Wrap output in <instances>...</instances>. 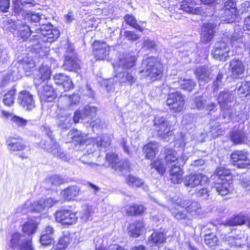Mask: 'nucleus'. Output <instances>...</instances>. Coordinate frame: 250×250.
Returning a JSON list of instances; mask_svg holds the SVG:
<instances>
[{
    "mask_svg": "<svg viewBox=\"0 0 250 250\" xmlns=\"http://www.w3.org/2000/svg\"><path fill=\"white\" fill-rule=\"evenodd\" d=\"M242 35L233 31L226 32L222 37V41L215 43L214 48L211 51V55L218 61H225L229 57L230 50L229 44L236 47H240L243 44Z\"/></svg>",
    "mask_w": 250,
    "mask_h": 250,
    "instance_id": "f257e3e1",
    "label": "nucleus"
},
{
    "mask_svg": "<svg viewBox=\"0 0 250 250\" xmlns=\"http://www.w3.org/2000/svg\"><path fill=\"white\" fill-rule=\"evenodd\" d=\"M67 137L70 139L71 142L75 145L80 144L83 146L84 144L86 145V149L88 155L92 153L95 150L94 144L96 145L97 147L106 148L110 145V138L107 136H104L103 137L98 136L92 139V144H87L88 140H86V137L82 135L81 131L76 130H71L67 134Z\"/></svg>",
    "mask_w": 250,
    "mask_h": 250,
    "instance_id": "f03ea898",
    "label": "nucleus"
},
{
    "mask_svg": "<svg viewBox=\"0 0 250 250\" xmlns=\"http://www.w3.org/2000/svg\"><path fill=\"white\" fill-rule=\"evenodd\" d=\"M137 57L134 55L127 54L119 59L118 63V73L115 76L114 81L121 83H126L131 85L136 81L135 77L127 71H120V69L127 70L135 65Z\"/></svg>",
    "mask_w": 250,
    "mask_h": 250,
    "instance_id": "7ed1b4c3",
    "label": "nucleus"
},
{
    "mask_svg": "<svg viewBox=\"0 0 250 250\" xmlns=\"http://www.w3.org/2000/svg\"><path fill=\"white\" fill-rule=\"evenodd\" d=\"M142 67L140 72L143 76L149 77L152 81L159 79L163 72L162 64L157 57H149L144 59Z\"/></svg>",
    "mask_w": 250,
    "mask_h": 250,
    "instance_id": "20e7f679",
    "label": "nucleus"
},
{
    "mask_svg": "<svg viewBox=\"0 0 250 250\" xmlns=\"http://www.w3.org/2000/svg\"><path fill=\"white\" fill-rule=\"evenodd\" d=\"M37 34L33 35L39 42H52L60 36V32L54 28L50 23L42 24L39 29L36 30Z\"/></svg>",
    "mask_w": 250,
    "mask_h": 250,
    "instance_id": "39448f33",
    "label": "nucleus"
},
{
    "mask_svg": "<svg viewBox=\"0 0 250 250\" xmlns=\"http://www.w3.org/2000/svg\"><path fill=\"white\" fill-rule=\"evenodd\" d=\"M153 123L155 129L162 139L167 140L173 135L172 130L166 118L162 116L156 117L153 120Z\"/></svg>",
    "mask_w": 250,
    "mask_h": 250,
    "instance_id": "423d86ee",
    "label": "nucleus"
},
{
    "mask_svg": "<svg viewBox=\"0 0 250 250\" xmlns=\"http://www.w3.org/2000/svg\"><path fill=\"white\" fill-rule=\"evenodd\" d=\"M106 159L110 163L111 167L115 171H118L123 173L129 171L130 163L128 160L120 161L118 156L113 153H107Z\"/></svg>",
    "mask_w": 250,
    "mask_h": 250,
    "instance_id": "0eeeda50",
    "label": "nucleus"
},
{
    "mask_svg": "<svg viewBox=\"0 0 250 250\" xmlns=\"http://www.w3.org/2000/svg\"><path fill=\"white\" fill-rule=\"evenodd\" d=\"M166 104L170 110L175 112H180L185 104L184 98L180 92L171 93L168 95Z\"/></svg>",
    "mask_w": 250,
    "mask_h": 250,
    "instance_id": "6e6552de",
    "label": "nucleus"
},
{
    "mask_svg": "<svg viewBox=\"0 0 250 250\" xmlns=\"http://www.w3.org/2000/svg\"><path fill=\"white\" fill-rule=\"evenodd\" d=\"M54 216L56 221L63 225H73L76 223L78 219L76 213L68 209L57 211Z\"/></svg>",
    "mask_w": 250,
    "mask_h": 250,
    "instance_id": "1a4fd4ad",
    "label": "nucleus"
},
{
    "mask_svg": "<svg viewBox=\"0 0 250 250\" xmlns=\"http://www.w3.org/2000/svg\"><path fill=\"white\" fill-rule=\"evenodd\" d=\"M249 153L245 150H235L232 153L230 158L233 165L240 168H247L250 166Z\"/></svg>",
    "mask_w": 250,
    "mask_h": 250,
    "instance_id": "9d476101",
    "label": "nucleus"
},
{
    "mask_svg": "<svg viewBox=\"0 0 250 250\" xmlns=\"http://www.w3.org/2000/svg\"><path fill=\"white\" fill-rule=\"evenodd\" d=\"M93 55L97 61L104 60L109 55L110 47L104 42L95 41L92 44Z\"/></svg>",
    "mask_w": 250,
    "mask_h": 250,
    "instance_id": "9b49d317",
    "label": "nucleus"
},
{
    "mask_svg": "<svg viewBox=\"0 0 250 250\" xmlns=\"http://www.w3.org/2000/svg\"><path fill=\"white\" fill-rule=\"evenodd\" d=\"M41 146L50 152L55 156L64 161L66 160L65 154L62 151L60 146L56 143L53 138H49L47 140L42 141Z\"/></svg>",
    "mask_w": 250,
    "mask_h": 250,
    "instance_id": "f8f14e48",
    "label": "nucleus"
},
{
    "mask_svg": "<svg viewBox=\"0 0 250 250\" xmlns=\"http://www.w3.org/2000/svg\"><path fill=\"white\" fill-rule=\"evenodd\" d=\"M209 181L208 177L203 174L196 173L186 176L184 179V184L185 186L190 188H195L198 186H204Z\"/></svg>",
    "mask_w": 250,
    "mask_h": 250,
    "instance_id": "ddd939ff",
    "label": "nucleus"
},
{
    "mask_svg": "<svg viewBox=\"0 0 250 250\" xmlns=\"http://www.w3.org/2000/svg\"><path fill=\"white\" fill-rule=\"evenodd\" d=\"M237 14L236 5L232 0H228L225 3L224 8L220 11V15L222 18H226L222 20L227 23L233 21Z\"/></svg>",
    "mask_w": 250,
    "mask_h": 250,
    "instance_id": "4468645a",
    "label": "nucleus"
},
{
    "mask_svg": "<svg viewBox=\"0 0 250 250\" xmlns=\"http://www.w3.org/2000/svg\"><path fill=\"white\" fill-rule=\"evenodd\" d=\"M21 235L18 232L13 233L10 237L9 246L13 249L19 248V250H33L31 241L26 240L21 243Z\"/></svg>",
    "mask_w": 250,
    "mask_h": 250,
    "instance_id": "2eb2a0df",
    "label": "nucleus"
},
{
    "mask_svg": "<svg viewBox=\"0 0 250 250\" xmlns=\"http://www.w3.org/2000/svg\"><path fill=\"white\" fill-rule=\"evenodd\" d=\"M18 102L23 108L28 111L31 110L35 107L33 95L26 90L20 92Z\"/></svg>",
    "mask_w": 250,
    "mask_h": 250,
    "instance_id": "dca6fc26",
    "label": "nucleus"
},
{
    "mask_svg": "<svg viewBox=\"0 0 250 250\" xmlns=\"http://www.w3.org/2000/svg\"><path fill=\"white\" fill-rule=\"evenodd\" d=\"M176 204L182 208H186L187 212L192 215L197 213L201 209L200 205L196 201L178 198L176 200Z\"/></svg>",
    "mask_w": 250,
    "mask_h": 250,
    "instance_id": "f3484780",
    "label": "nucleus"
},
{
    "mask_svg": "<svg viewBox=\"0 0 250 250\" xmlns=\"http://www.w3.org/2000/svg\"><path fill=\"white\" fill-rule=\"evenodd\" d=\"M165 161L167 164L172 165L175 163L180 165H184L188 160V157L183 155L181 157H176V152L172 149L167 148L165 149Z\"/></svg>",
    "mask_w": 250,
    "mask_h": 250,
    "instance_id": "a211bd4d",
    "label": "nucleus"
},
{
    "mask_svg": "<svg viewBox=\"0 0 250 250\" xmlns=\"http://www.w3.org/2000/svg\"><path fill=\"white\" fill-rule=\"evenodd\" d=\"M38 93L41 101L46 102H52L57 97L56 93L52 86L48 84L40 89Z\"/></svg>",
    "mask_w": 250,
    "mask_h": 250,
    "instance_id": "6ab92c4d",
    "label": "nucleus"
},
{
    "mask_svg": "<svg viewBox=\"0 0 250 250\" xmlns=\"http://www.w3.org/2000/svg\"><path fill=\"white\" fill-rule=\"evenodd\" d=\"M6 144L8 149L11 151H22L26 148V145L19 136L8 137Z\"/></svg>",
    "mask_w": 250,
    "mask_h": 250,
    "instance_id": "aec40b11",
    "label": "nucleus"
},
{
    "mask_svg": "<svg viewBox=\"0 0 250 250\" xmlns=\"http://www.w3.org/2000/svg\"><path fill=\"white\" fill-rule=\"evenodd\" d=\"M216 25L208 23L203 25L201 36V41L204 43L209 42L214 37Z\"/></svg>",
    "mask_w": 250,
    "mask_h": 250,
    "instance_id": "412c9836",
    "label": "nucleus"
},
{
    "mask_svg": "<svg viewBox=\"0 0 250 250\" xmlns=\"http://www.w3.org/2000/svg\"><path fill=\"white\" fill-rule=\"evenodd\" d=\"M180 7L181 10L189 14L199 15L202 13V9L195 0H184L180 3Z\"/></svg>",
    "mask_w": 250,
    "mask_h": 250,
    "instance_id": "4be33fe9",
    "label": "nucleus"
},
{
    "mask_svg": "<svg viewBox=\"0 0 250 250\" xmlns=\"http://www.w3.org/2000/svg\"><path fill=\"white\" fill-rule=\"evenodd\" d=\"M30 205V202H26L24 207H20L18 208V212L22 213H26L28 211L40 212L45 209L41 199Z\"/></svg>",
    "mask_w": 250,
    "mask_h": 250,
    "instance_id": "5701e85b",
    "label": "nucleus"
},
{
    "mask_svg": "<svg viewBox=\"0 0 250 250\" xmlns=\"http://www.w3.org/2000/svg\"><path fill=\"white\" fill-rule=\"evenodd\" d=\"M56 84L63 87L64 91H68L73 88L71 79L67 75L62 73L56 74L53 77Z\"/></svg>",
    "mask_w": 250,
    "mask_h": 250,
    "instance_id": "b1692460",
    "label": "nucleus"
},
{
    "mask_svg": "<svg viewBox=\"0 0 250 250\" xmlns=\"http://www.w3.org/2000/svg\"><path fill=\"white\" fill-rule=\"evenodd\" d=\"M229 70L232 77L237 79L242 77L245 71V67L241 61L234 59L230 62Z\"/></svg>",
    "mask_w": 250,
    "mask_h": 250,
    "instance_id": "393cba45",
    "label": "nucleus"
},
{
    "mask_svg": "<svg viewBox=\"0 0 250 250\" xmlns=\"http://www.w3.org/2000/svg\"><path fill=\"white\" fill-rule=\"evenodd\" d=\"M200 85H204L208 83L211 78V74L209 69L205 66L198 68L195 71Z\"/></svg>",
    "mask_w": 250,
    "mask_h": 250,
    "instance_id": "a878e982",
    "label": "nucleus"
},
{
    "mask_svg": "<svg viewBox=\"0 0 250 250\" xmlns=\"http://www.w3.org/2000/svg\"><path fill=\"white\" fill-rule=\"evenodd\" d=\"M39 76L40 79L35 78L34 83L36 85H39L41 82H44L49 80L52 73L50 66L47 64L42 63L39 70Z\"/></svg>",
    "mask_w": 250,
    "mask_h": 250,
    "instance_id": "bb28decb",
    "label": "nucleus"
},
{
    "mask_svg": "<svg viewBox=\"0 0 250 250\" xmlns=\"http://www.w3.org/2000/svg\"><path fill=\"white\" fill-rule=\"evenodd\" d=\"M180 165L176 163L172 164L169 171V174L171 181L174 184H179L181 182L183 172Z\"/></svg>",
    "mask_w": 250,
    "mask_h": 250,
    "instance_id": "cd10ccee",
    "label": "nucleus"
},
{
    "mask_svg": "<svg viewBox=\"0 0 250 250\" xmlns=\"http://www.w3.org/2000/svg\"><path fill=\"white\" fill-rule=\"evenodd\" d=\"M19 63L27 76H30L35 69V63L31 57H24L22 59L19 60Z\"/></svg>",
    "mask_w": 250,
    "mask_h": 250,
    "instance_id": "c85d7f7f",
    "label": "nucleus"
},
{
    "mask_svg": "<svg viewBox=\"0 0 250 250\" xmlns=\"http://www.w3.org/2000/svg\"><path fill=\"white\" fill-rule=\"evenodd\" d=\"M63 67L65 70L76 71L80 68V63L75 56L66 55Z\"/></svg>",
    "mask_w": 250,
    "mask_h": 250,
    "instance_id": "c756f323",
    "label": "nucleus"
},
{
    "mask_svg": "<svg viewBox=\"0 0 250 250\" xmlns=\"http://www.w3.org/2000/svg\"><path fill=\"white\" fill-rule=\"evenodd\" d=\"M231 184L232 181H230L218 182L215 185L214 188L219 194L225 196L232 190Z\"/></svg>",
    "mask_w": 250,
    "mask_h": 250,
    "instance_id": "7c9ffc66",
    "label": "nucleus"
},
{
    "mask_svg": "<svg viewBox=\"0 0 250 250\" xmlns=\"http://www.w3.org/2000/svg\"><path fill=\"white\" fill-rule=\"evenodd\" d=\"M17 34L22 41L27 40L33 32L25 22L20 21L18 24Z\"/></svg>",
    "mask_w": 250,
    "mask_h": 250,
    "instance_id": "2f4dec72",
    "label": "nucleus"
},
{
    "mask_svg": "<svg viewBox=\"0 0 250 250\" xmlns=\"http://www.w3.org/2000/svg\"><path fill=\"white\" fill-rule=\"evenodd\" d=\"M80 188L76 186H70L61 193V196L64 200L70 201L73 200L80 193Z\"/></svg>",
    "mask_w": 250,
    "mask_h": 250,
    "instance_id": "473e14b6",
    "label": "nucleus"
},
{
    "mask_svg": "<svg viewBox=\"0 0 250 250\" xmlns=\"http://www.w3.org/2000/svg\"><path fill=\"white\" fill-rule=\"evenodd\" d=\"M234 100V96L232 92H222L220 93L217 98L218 103L221 108L228 107L229 103H232Z\"/></svg>",
    "mask_w": 250,
    "mask_h": 250,
    "instance_id": "72a5a7b5",
    "label": "nucleus"
},
{
    "mask_svg": "<svg viewBox=\"0 0 250 250\" xmlns=\"http://www.w3.org/2000/svg\"><path fill=\"white\" fill-rule=\"evenodd\" d=\"M158 144L155 142H150L144 147V151L146 153V157L151 159L153 158L158 152Z\"/></svg>",
    "mask_w": 250,
    "mask_h": 250,
    "instance_id": "f704fd0d",
    "label": "nucleus"
},
{
    "mask_svg": "<svg viewBox=\"0 0 250 250\" xmlns=\"http://www.w3.org/2000/svg\"><path fill=\"white\" fill-rule=\"evenodd\" d=\"M144 227V222L141 221H136L130 224L128 228V233L133 237H138Z\"/></svg>",
    "mask_w": 250,
    "mask_h": 250,
    "instance_id": "c9c22d12",
    "label": "nucleus"
},
{
    "mask_svg": "<svg viewBox=\"0 0 250 250\" xmlns=\"http://www.w3.org/2000/svg\"><path fill=\"white\" fill-rule=\"evenodd\" d=\"M231 140L235 144L244 143L247 140L246 134L243 130H234L230 136Z\"/></svg>",
    "mask_w": 250,
    "mask_h": 250,
    "instance_id": "e433bc0d",
    "label": "nucleus"
},
{
    "mask_svg": "<svg viewBox=\"0 0 250 250\" xmlns=\"http://www.w3.org/2000/svg\"><path fill=\"white\" fill-rule=\"evenodd\" d=\"M166 234L162 232L155 231L148 238L149 243L159 246L166 241Z\"/></svg>",
    "mask_w": 250,
    "mask_h": 250,
    "instance_id": "4c0bfd02",
    "label": "nucleus"
},
{
    "mask_svg": "<svg viewBox=\"0 0 250 250\" xmlns=\"http://www.w3.org/2000/svg\"><path fill=\"white\" fill-rule=\"evenodd\" d=\"M215 172L219 179L221 181H232L231 173L229 169L220 167L217 168Z\"/></svg>",
    "mask_w": 250,
    "mask_h": 250,
    "instance_id": "58836bf2",
    "label": "nucleus"
},
{
    "mask_svg": "<svg viewBox=\"0 0 250 250\" xmlns=\"http://www.w3.org/2000/svg\"><path fill=\"white\" fill-rule=\"evenodd\" d=\"M32 3V0H14V11L16 14H20L22 13L24 16L27 12H24L23 10L24 4H31Z\"/></svg>",
    "mask_w": 250,
    "mask_h": 250,
    "instance_id": "ea45409f",
    "label": "nucleus"
},
{
    "mask_svg": "<svg viewBox=\"0 0 250 250\" xmlns=\"http://www.w3.org/2000/svg\"><path fill=\"white\" fill-rule=\"evenodd\" d=\"M58 125L62 129H68L72 125L71 117L69 115L59 116L57 120Z\"/></svg>",
    "mask_w": 250,
    "mask_h": 250,
    "instance_id": "a19ab883",
    "label": "nucleus"
},
{
    "mask_svg": "<svg viewBox=\"0 0 250 250\" xmlns=\"http://www.w3.org/2000/svg\"><path fill=\"white\" fill-rule=\"evenodd\" d=\"M247 219V216L239 214L227 220V224L230 226L241 225L245 224Z\"/></svg>",
    "mask_w": 250,
    "mask_h": 250,
    "instance_id": "79ce46f5",
    "label": "nucleus"
},
{
    "mask_svg": "<svg viewBox=\"0 0 250 250\" xmlns=\"http://www.w3.org/2000/svg\"><path fill=\"white\" fill-rule=\"evenodd\" d=\"M178 83L183 89L187 90L188 91H191L196 85L195 83L191 79H180L178 82Z\"/></svg>",
    "mask_w": 250,
    "mask_h": 250,
    "instance_id": "37998d69",
    "label": "nucleus"
},
{
    "mask_svg": "<svg viewBox=\"0 0 250 250\" xmlns=\"http://www.w3.org/2000/svg\"><path fill=\"white\" fill-rule=\"evenodd\" d=\"M225 242L230 247H241L243 242L238 235H230L225 238Z\"/></svg>",
    "mask_w": 250,
    "mask_h": 250,
    "instance_id": "c03bdc74",
    "label": "nucleus"
},
{
    "mask_svg": "<svg viewBox=\"0 0 250 250\" xmlns=\"http://www.w3.org/2000/svg\"><path fill=\"white\" fill-rule=\"evenodd\" d=\"M204 241L209 247L213 249L217 245L218 238L215 233L211 232L205 234Z\"/></svg>",
    "mask_w": 250,
    "mask_h": 250,
    "instance_id": "a18cd8bd",
    "label": "nucleus"
},
{
    "mask_svg": "<svg viewBox=\"0 0 250 250\" xmlns=\"http://www.w3.org/2000/svg\"><path fill=\"white\" fill-rule=\"evenodd\" d=\"M15 90L13 89L5 93L3 97L4 104L8 106H11L14 103Z\"/></svg>",
    "mask_w": 250,
    "mask_h": 250,
    "instance_id": "49530a36",
    "label": "nucleus"
},
{
    "mask_svg": "<svg viewBox=\"0 0 250 250\" xmlns=\"http://www.w3.org/2000/svg\"><path fill=\"white\" fill-rule=\"evenodd\" d=\"M237 93L241 97H246L250 94V82H243L239 86Z\"/></svg>",
    "mask_w": 250,
    "mask_h": 250,
    "instance_id": "de8ad7c7",
    "label": "nucleus"
},
{
    "mask_svg": "<svg viewBox=\"0 0 250 250\" xmlns=\"http://www.w3.org/2000/svg\"><path fill=\"white\" fill-rule=\"evenodd\" d=\"M124 20L127 24H129L135 29L141 32H142L144 30L143 27H142L138 24L136 19L132 15H125L124 17Z\"/></svg>",
    "mask_w": 250,
    "mask_h": 250,
    "instance_id": "09e8293b",
    "label": "nucleus"
},
{
    "mask_svg": "<svg viewBox=\"0 0 250 250\" xmlns=\"http://www.w3.org/2000/svg\"><path fill=\"white\" fill-rule=\"evenodd\" d=\"M125 181L126 183L132 187H140L144 184V182L141 179L132 175H128Z\"/></svg>",
    "mask_w": 250,
    "mask_h": 250,
    "instance_id": "8fccbe9b",
    "label": "nucleus"
},
{
    "mask_svg": "<svg viewBox=\"0 0 250 250\" xmlns=\"http://www.w3.org/2000/svg\"><path fill=\"white\" fill-rule=\"evenodd\" d=\"M145 210L144 207L142 205H133L130 206L126 210L128 215H139L143 213Z\"/></svg>",
    "mask_w": 250,
    "mask_h": 250,
    "instance_id": "3c124183",
    "label": "nucleus"
},
{
    "mask_svg": "<svg viewBox=\"0 0 250 250\" xmlns=\"http://www.w3.org/2000/svg\"><path fill=\"white\" fill-rule=\"evenodd\" d=\"M157 47V44L155 41L151 40L148 38H145L143 39L142 43V49L144 51L155 50Z\"/></svg>",
    "mask_w": 250,
    "mask_h": 250,
    "instance_id": "603ef678",
    "label": "nucleus"
},
{
    "mask_svg": "<svg viewBox=\"0 0 250 250\" xmlns=\"http://www.w3.org/2000/svg\"><path fill=\"white\" fill-rule=\"evenodd\" d=\"M10 57L9 52L4 47L0 45V65L9 62Z\"/></svg>",
    "mask_w": 250,
    "mask_h": 250,
    "instance_id": "864d4df0",
    "label": "nucleus"
},
{
    "mask_svg": "<svg viewBox=\"0 0 250 250\" xmlns=\"http://www.w3.org/2000/svg\"><path fill=\"white\" fill-rule=\"evenodd\" d=\"M37 225L33 222H27L24 224L22 227V230L24 233L27 234L34 233L37 229Z\"/></svg>",
    "mask_w": 250,
    "mask_h": 250,
    "instance_id": "5fc2aeb1",
    "label": "nucleus"
},
{
    "mask_svg": "<svg viewBox=\"0 0 250 250\" xmlns=\"http://www.w3.org/2000/svg\"><path fill=\"white\" fill-rule=\"evenodd\" d=\"M24 19L31 21L32 22H37L40 21L42 19V17L44 15H41L39 13H36L31 11H28L24 16Z\"/></svg>",
    "mask_w": 250,
    "mask_h": 250,
    "instance_id": "6e6d98bb",
    "label": "nucleus"
},
{
    "mask_svg": "<svg viewBox=\"0 0 250 250\" xmlns=\"http://www.w3.org/2000/svg\"><path fill=\"white\" fill-rule=\"evenodd\" d=\"M21 21H18L15 23V21L11 19H6L3 20L4 24L3 29L5 30H9L11 31L12 30L17 29L18 28V24Z\"/></svg>",
    "mask_w": 250,
    "mask_h": 250,
    "instance_id": "4d7b16f0",
    "label": "nucleus"
},
{
    "mask_svg": "<svg viewBox=\"0 0 250 250\" xmlns=\"http://www.w3.org/2000/svg\"><path fill=\"white\" fill-rule=\"evenodd\" d=\"M151 168H154L161 175L164 174L165 172L166 168L163 164L161 160H156L151 164Z\"/></svg>",
    "mask_w": 250,
    "mask_h": 250,
    "instance_id": "13d9d810",
    "label": "nucleus"
},
{
    "mask_svg": "<svg viewBox=\"0 0 250 250\" xmlns=\"http://www.w3.org/2000/svg\"><path fill=\"white\" fill-rule=\"evenodd\" d=\"M62 182L63 179L59 175H55L46 179L44 184L47 185L58 186L62 184Z\"/></svg>",
    "mask_w": 250,
    "mask_h": 250,
    "instance_id": "bf43d9fd",
    "label": "nucleus"
},
{
    "mask_svg": "<svg viewBox=\"0 0 250 250\" xmlns=\"http://www.w3.org/2000/svg\"><path fill=\"white\" fill-rule=\"evenodd\" d=\"M11 122L18 127H24L27 123V120L16 115L12 117Z\"/></svg>",
    "mask_w": 250,
    "mask_h": 250,
    "instance_id": "052dcab7",
    "label": "nucleus"
},
{
    "mask_svg": "<svg viewBox=\"0 0 250 250\" xmlns=\"http://www.w3.org/2000/svg\"><path fill=\"white\" fill-rule=\"evenodd\" d=\"M169 210L172 216L177 220L190 219L184 211L177 210L175 208H170Z\"/></svg>",
    "mask_w": 250,
    "mask_h": 250,
    "instance_id": "680f3d73",
    "label": "nucleus"
},
{
    "mask_svg": "<svg viewBox=\"0 0 250 250\" xmlns=\"http://www.w3.org/2000/svg\"><path fill=\"white\" fill-rule=\"evenodd\" d=\"M97 111V109L96 107L87 105L84 107L83 114L84 118L87 117L92 118L96 116Z\"/></svg>",
    "mask_w": 250,
    "mask_h": 250,
    "instance_id": "e2e57ef3",
    "label": "nucleus"
},
{
    "mask_svg": "<svg viewBox=\"0 0 250 250\" xmlns=\"http://www.w3.org/2000/svg\"><path fill=\"white\" fill-rule=\"evenodd\" d=\"M70 98L68 96H62L59 98L58 104L62 108H67L71 106Z\"/></svg>",
    "mask_w": 250,
    "mask_h": 250,
    "instance_id": "0e129e2a",
    "label": "nucleus"
},
{
    "mask_svg": "<svg viewBox=\"0 0 250 250\" xmlns=\"http://www.w3.org/2000/svg\"><path fill=\"white\" fill-rule=\"evenodd\" d=\"M221 110L222 115L220 118L222 117L223 119L226 120V122H229L231 120L232 110L230 105L228 107H223V108H221Z\"/></svg>",
    "mask_w": 250,
    "mask_h": 250,
    "instance_id": "69168bd1",
    "label": "nucleus"
},
{
    "mask_svg": "<svg viewBox=\"0 0 250 250\" xmlns=\"http://www.w3.org/2000/svg\"><path fill=\"white\" fill-rule=\"evenodd\" d=\"M206 102V101L203 96L196 97L193 101V108H196L198 109L204 108Z\"/></svg>",
    "mask_w": 250,
    "mask_h": 250,
    "instance_id": "338daca9",
    "label": "nucleus"
},
{
    "mask_svg": "<svg viewBox=\"0 0 250 250\" xmlns=\"http://www.w3.org/2000/svg\"><path fill=\"white\" fill-rule=\"evenodd\" d=\"M195 194L196 197L200 198L202 200L208 199L209 196V191L206 188L196 190Z\"/></svg>",
    "mask_w": 250,
    "mask_h": 250,
    "instance_id": "774afa93",
    "label": "nucleus"
}]
</instances>
